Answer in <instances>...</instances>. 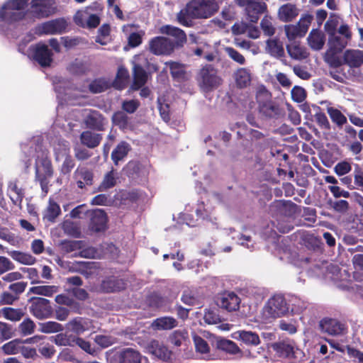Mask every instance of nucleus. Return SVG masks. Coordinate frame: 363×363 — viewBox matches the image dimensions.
Segmentation results:
<instances>
[{
  "instance_id": "33",
  "label": "nucleus",
  "mask_w": 363,
  "mask_h": 363,
  "mask_svg": "<svg viewBox=\"0 0 363 363\" xmlns=\"http://www.w3.org/2000/svg\"><path fill=\"white\" fill-rule=\"evenodd\" d=\"M279 19L283 22H289L298 15V9L291 4L282 5L278 11Z\"/></svg>"
},
{
  "instance_id": "26",
  "label": "nucleus",
  "mask_w": 363,
  "mask_h": 363,
  "mask_svg": "<svg viewBox=\"0 0 363 363\" xmlns=\"http://www.w3.org/2000/svg\"><path fill=\"white\" fill-rule=\"evenodd\" d=\"M79 138L83 145L93 149L99 145L103 139V135L91 130H84L81 133Z\"/></svg>"
},
{
  "instance_id": "25",
  "label": "nucleus",
  "mask_w": 363,
  "mask_h": 363,
  "mask_svg": "<svg viewBox=\"0 0 363 363\" xmlns=\"http://www.w3.org/2000/svg\"><path fill=\"white\" fill-rule=\"evenodd\" d=\"M233 78L236 86L239 89H244L250 85L252 74L249 69L240 67L234 72Z\"/></svg>"
},
{
  "instance_id": "57",
  "label": "nucleus",
  "mask_w": 363,
  "mask_h": 363,
  "mask_svg": "<svg viewBox=\"0 0 363 363\" xmlns=\"http://www.w3.org/2000/svg\"><path fill=\"white\" fill-rule=\"evenodd\" d=\"M19 330L21 335L26 336L31 335L34 333L35 325L34 322L29 318L25 319L20 325H19Z\"/></svg>"
},
{
  "instance_id": "39",
  "label": "nucleus",
  "mask_w": 363,
  "mask_h": 363,
  "mask_svg": "<svg viewBox=\"0 0 363 363\" xmlns=\"http://www.w3.org/2000/svg\"><path fill=\"white\" fill-rule=\"evenodd\" d=\"M268 52L273 57L281 58L284 56L283 43L277 39H269L267 41Z\"/></svg>"
},
{
  "instance_id": "19",
  "label": "nucleus",
  "mask_w": 363,
  "mask_h": 363,
  "mask_svg": "<svg viewBox=\"0 0 363 363\" xmlns=\"http://www.w3.org/2000/svg\"><path fill=\"white\" fill-rule=\"evenodd\" d=\"M65 157L64 162L60 167V173L63 175H68L75 166V162L69 155V149L62 147L55 152V160L59 161L60 158Z\"/></svg>"
},
{
  "instance_id": "50",
  "label": "nucleus",
  "mask_w": 363,
  "mask_h": 363,
  "mask_svg": "<svg viewBox=\"0 0 363 363\" xmlns=\"http://www.w3.org/2000/svg\"><path fill=\"white\" fill-rule=\"evenodd\" d=\"M116 184V178L114 177L113 171L111 170L108 172H107L101 183L98 187L99 191H106L111 188H113Z\"/></svg>"
},
{
  "instance_id": "10",
  "label": "nucleus",
  "mask_w": 363,
  "mask_h": 363,
  "mask_svg": "<svg viewBox=\"0 0 363 363\" xmlns=\"http://www.w3.org/2000/svg\"><path fill=\"white\" fill-rule=\"evenodd\" d=\"M54 0H32L30 9L32 15L37 18H47L55 13Z\"/></svg>"
},
{
  "instance_id": "61",
  "label": "nucleus",
  "mask_w": 363,
  "mask_h": 363,
  "mask_svg": "<svg viewBox=\"0 0 363 363\" xmlns=\"http://www.w3.org/2000/svg\"><path fill=\"white\" fill-rule=\"evenodd\" d=\"M291 94L292 100L297 103L303 102L306 97L305 89L299 86H294L291 89Z\"/></svg>"
},
{
  "instance_id": "27",
  "label": "nucleus",
  "mask_w": 363,
  "mask_h": 363,
  "mask_svg": "<svg viewBox=\"0 0 363 363\" xmlns=\"http://www.w3.org/2000/svg\"><path fill=\"white\" fill-rule=\"evenodd\" d=\"M234 337L250 347H256L261 342L258 334L252 331L238 330L235 333Z\"/></svg>"
},
{
  "instance_id": "6",
  "label": "nucleus",
  "mask_w": 363,
  "mask_h": 363,
  "mask_svg": "<svg viewBox=\"0 0 363 363\" xmlns=\"http://www.w3.org/2000/svg\"><path fill=\"white\" fill-rule=\"evenodd\" d=\"M27 5V0H9L0 10V18L9 23L20 21L25 16L20 11L24 10Z\"/></svg>"
},
{
  "instance_id": "43",
  "label": "nucleus",
  "mask_w": 363,
  "mask_h": 363,
  "mask_svg": "<svg viewBox=\"0 0 363 363\" xmlns=\"http://www.w3.org/2000/svg\"><path fill=\"white\" fill-rule=\"evenodd\" d=\"M59 290V287L55 285H41L33 286L30 291L34 294L51 297Z\"/></svg>"
},
{
  "instance_id": "20",
  "label": "nucleus",
  "mask_w": 363,
  "mask_h": 363,
  "mask_svg": "<svg viewBox=\"0 0 363 363\" xmlns=\"http://www.w3.org/2000/svg\"><path fill=\"white\" fill-rule=\"evenodd\" d=\"M271 347L279 357L291 358L294 357V345L289 340L274 342Z\"/></svg>"
},
{
  "instance_id": "63",
  "label": "nucleus",
  "mask_w": 363,
  "mask_h": 363,
  "mask_svg": "<svg viewBox=\"0 0 363 363\" xmlns=\"http://www.w3.org/2000/svg\"><path fill=\"white\" fill-rule=\"evenodd\" d=\"M352 170V165L347 161L338 162L334 167V172L338 176H345Z\"/></svg>"
},
{
  "instance_id": "51",
  "label": "nucleus",
  "mask_w": 363,
  "mask_h": 363,
  "mask_svg": "<svg viewBox=\"0 0 363 363\" xmlns=\"http://www.w3.org/2000/svg\"><path fill=\"white\" fill-rule=\"evenodd\" d=\"M2 312L6 319L12 321L20 320L24 315V313L21 308L6 307L2 309Z\"/></svg>"
},
{
  "instance_id": "48",
  "label": "nucleus",
  "mask_w": 363,
  "mask_h": 363,
  "mask_svg": "<svg viewBox=\"0 0 363 363\" xmlns=\"http://www.w3.org/2000/svg\"><path fill=\"white\" fill-rule=\"evenodd\" d=\"M349 42V40H345L344 38L336 34L333 37L328 38V47L329 48L342 52Z\"/></svg>"
},
{
  "instance_id": "7",
  "label": "nucleus",
  "mask_w": 363,
  "mask_h": 363,
  "mask_svg": "<svg viewBox=\"0 0 363 363\" xmlns=\"http://www.w3.org/2000/svg\"><path fill=\"white\" fill-rule=\"evenodd\" d=\"M29 311L37 319L43 320L52 316L53 309L50 301L42 297H31L28 300Z\"/></svg>"
},
{
  "instance_id": "22",
  "label": "nucleus",
  "mask_w": 363,
  "mask_h": 363,
  "mask_svg": "<svg viewBox=\"0 0 363 363\" xmlns=\"http://www.w3.org/2000/svg\"><path fill=\"white\" fill-rule=\"evenodd\" d=\"M91 321L90 319L77 316L71 319L67 324L66 327L68 330L77 335L83 334L90 328Z\"/></svg>"
},
{
  "instance_id": "31",
  "label": "nucleus",
  "mask_w": 363,
  "mask_h": 363,
  "mask_svg": "<svg viewBox=\"0 0 363 363\" xmlns=\"http://www.w3.org/2000/svg\"><path fill=\"white\" fill-rule=\"evenodd\" d=\"M55 301L59 305L70 308L72 313L82 314V307L81 304L67 295L64 294H58L55 296Z\"/></svg>"
},
{
  "instance_id": "44",
  "label": "nucleus",
  "mask_w": 363,
  "mask_h": 363,
  "mask_svg": "<svg viewBox=\"0 0 363 363\" xmlns=\"http://www.w3.org/2000/svg\"><path fill=\"white\" fill-rule=\"evenodd\" d=\"M111 87L109 82L104 78L94 79L89 85V90L92 94H99L105 91Z\"/></svg>"
},
{
  "instance_id": "45",
  "label": "nucleus",
  "mask_w": 363,
  "mask_h": 363,
  "mask_svg": "<svg viewBox=\"0 0 363 363\" xmlns=\"http://www.w3.org/2000/svg\"><path fill=\"white\" fill-rule=\"evenodd\" d=\"M166 65L169 66L173 79L180 80L185 78L186 71L182 64L177 62H167Z\"/></svg>"
},
{
  "instance_id": "12",
  "label": "nucleus",
  "mask_w": 363,
  "mask_h": 363,
  "mask_svg": "<svg viewBox=\"0 0 363 363\" xmlns=\"http://www.w3.org/2000/svg\"><path fill=\"white\" fill-rule=\"evenodd\" d=\"M146 350L148 353L155 356L164 362H171L173 352L172 350L157 340H152L147 345Z\"/></svg>"
},
{
  "instance_id": "8",
  "label": "nucleus",
  "mask_w": 363,
  "mask_h": 363,
  "mask_svg": "<svg viewBox=\"0 0 363 363\" xmlns=\"http://www.w3.org/2000/svg\"><path fill=\"white\" fill-rule=\"evenodd\" d=\"M289 306L285 297L281 294H275L271 297L265 307L264 311L267 315L272 318H277L286 315L289 313Z\"/></svg>"
},
{
  "instance_id": "32",
  "label": "nucleus",
  "mask_w": 363,
  "mask_h": 363,
  "mask_svg": "<svg viewBox=\"0 0 363 363\" xmlns=\"http://www.w3.org/2000/svg\"><path fill=\"white\" fill-rule=\"evenodd\" d=\"M178 325V321L172 316H163L157 318L152 323V326L155 330H169L176 328Z\"/></svg>"
},
{
  "instance_id": "47",
  "label": "nucleus",
  "mask_w": 363,
  "mask_h": 363,
  "mask_svg": "<svg viewBox=\"0 0 363 363\" xmlns=\"http://www.w3.org/2000/svg\"><path fill=\"white\" fill-rule=\"evenodd\" d=\"M147 302L150 307L155 308H162L167 303L166 298L155 292L147 296Z\"/></svg>"
},
{
  "instance_id": "54",
  "label": "nucleus",
  "mask_w": 363,
  "mask_h": 363,
  "mask_svg": "<svg viewBox=\"0 0 363 363\" xmlns=\"http://www.w3.org/2000/svg\"><path fill=\"white\" fill-rule=\"evenodd\" d=\"M61 249L66 253L79 250L82 247L81 240H62L60 243Z\"/></svg>"
},
{
  "instance_id": "4",
  "label": "nucleus",
  "mask_w": 363,
  "mask_h": 363,
  "mask_svg": "<svg viewBox=\"0 0 363 363\" xmlns=\"http://www.w3.org/2000/svg\"><path fill=\"white\" fill-rule=\"evenodd\" d=\"M259 114L265 118H279L284 116V111L279 104L272 100L267 91H259L256 95Z\"/></svg>"
},
{
  "instance_id": "55",
  "label": "nucleus",
  "mask_w": 363,
  "mask_h": 363,
  "mask_svg": "<svg viewBox=\"0 0 363 363\" xmlns=\"http://www.w3.org/2000/svg\"><path fill=\"white\" fill-rule=\"evenodd\" d=\"M63 329L62 325L55 321H48L41 325V330L45 333H58Z\"/></svg>"
},
{
  "instance_id": "56",
  "label": "nucleus",
  "mask_w": 363,
  "mask_h": 363,
  "mask_svg": "<svg viewBox=\"0 0 363 363\" xmlns=\"http://www.w3.org/2000/svg\"><path fill=\"white\" fill-rule=\"evenodd\" d=\"M354 177V189H360L363 188V169L358 164H354V169L353 172Z\"/></svg>"
},
{
  "instance_id": "1",
  "label": "nucleus",
  "mask_w": 363,
  "mask_h": 363,
  "mask_svg": "<svg viewBox=\"0 0 363 363\" xmlns=\"http://www.w3.org/2000/svg\"><path fill=\"white\" fill-rule=\"evenodd\" d=\"M161 31L169 37L157 36L150 40V51L154 55H169L186 42V33L179 28L167 25L162 27Z\"/></svg>"
},
{
  "instance_id": "3",
  "label": "nucleus",
  "mask_w": 363,
  "mask_h": 363,
  "mask_svg": "<svg viewBox=\"0 0 363 363\" xmlns=\"http://www.w3.org/2000/svg\"><path fill=\"white\" fill-rule=\"evenodd\" d=\"M54 175V168L48 150L38 152L35 161V180L39 182L45 196L49 190L50 179Z\"/></svg>"
},
{
  "instance_id": "38",
  "label": "nucleus",
  "mask_w": 363,
  "mask_h": 363,
  "mask_svg": "<svg viewBox=\"0 0 363 363\" xmlns=\"http://www.w3.org/2000/svg\"><path fill=\"white\" fill-rule=\"evenodd\" d=\"M129 150L130 146L126 142L122 141L118 143L111 153V159L114 164L118 165L119 161L127 156Z\"/></svg>"
},
{
  "instance_id": "62",
  "label": "nucleus",
  "mask_w": 363,
  "mask_h": 363,
  "mask_svg": "<svg viewBox=\"0 0 363 363\" xmlns=\"http://www.w3.org/2000/svg\"><path fill=\"white\" fill-rule=\"evenodd\" d=\"M73 340L74 337L63 333H59L54 337V342L59 346L73 347Z\"/></svg>"
},
{
  "instance_id": "11",
  "label": "nucleus",
  "mask_w": 363,
  "mask_h": 363,
  "mask_svg": "<svg viewBox=\"0 0 363 363\" xmlns=\"http://www.w3.org/2000/svg\"><path fill=\"white\" fill-rule=\"evenodd\" d=\"M33 59L42 67H48L53 61V52L47 45L38 43L33 48Z\"/></svg>"
},
{
  "instance_id": "21",
  "label": "nucleus",
  "mask_w": 363,
  "mask_h": 363,
  "mask_svg": "<svg viewBox=\"0 0 363 363\" xmlns=\"http://www.w3.org/2000/svg\"><path fill=\"white\" fill-rule=\"evenodd\" d=\"M343 64L350 68H359L363 65V50L348 49L343 54Z\"/></svg>"
},
{
  "instance_id": "9",
  "label": "nucleus",
  "mask_w": 363,
  "mask_h": 363,
  "mask_svg": "<svg viewBox=\"0 0 363 363\" xmlns=\"http://www.w3.org/2000/svg\"><path fill=\"white\" fill-rule=\"evenodd\" d=\"M241 299L233 291H224L218 295L216 304L228 312L237 311L240 308Z\"/></svg>"
},
{
  "instance_id": "17",
  "label": "nucleus",
  "mask_w": 363,
  "mask_h": 363,
  "mask_svg": "<svg viewBox=\"0 0 363 363\" xmlns=\"http://www.w3.org/2000/svg\"><path fill=\"white\" fill-rule=\"evenodd\" d=\"M73 178L79 189H84L86 186H91L94 182V173L86 167H78L74 171Z\"/></svg>"
},
{
  "instance_id": "23",
  "label": "nucleus",
  "mask_w": 363,
  "mask_h": 363,
  "mask_svg": "<svg viewBox=\"0 0 363 363\" xmlns=\"http://www.w3.org/2000/svg\"><path fill=\"white\" fill-rule=\"evenodd\" d=\"M133 81L131 89L134 91L139 90L147 82V73L145 69L139 64H134L133 68Z\"/></svg>"
},
{
  "instance_id": "2",
  "label": "nucleus",
  "mask_w": 363,
  "mask_h": 363,
  "mask_svg": "<svg viewBox=\"0 0 363 363\" xmlns=\"http://www.w3.org/2000/svg\"><path fill=\"white\" fill-rule=\"evenodd\" d=\"M219 5L216 0H191L184 10L177 14L180 24L191 26L192 19L208 18L218 12Z\"/></svg>"
},
{
  "instance_id": "35",
  "label": "nucleus",
  "mask_w": 363,
  "mask_h": 363,
  "mask_svg": "<svg viewBox=\"0 0 363 363\" xmlns=\"http://www.w3.org/2000/svg\"><path fill=\"white\" fill-rule=\"evenodd\" d=\"M130 80V74L128 70L121 66L118 67L115 79L113 82V86L118 90L124 89Z\"/></svg>"
},
{
  "instance_id": "53",
  "label": "nucleus",
  "mask_w": 363,
  "mask_h": 363,
  "mask_svg": "<svg viewBox=\"0 0 363 363\" xmlns=\"http://www.w3.org/2000/svg\"><path fill=\"white\" fill-rule=\"evenodd\" d=\"M187 337L188 333L186 330H177L169 335V340L173 345L180 347Z\"/></svg>"
},
{
  "instance_id": "37",
  "label": "nucleus",
  "mask_w": 363,
  "mask_h": 363,
  "mask_svg": "<svg viewBox=\"0 0 363 363\" xmlns=\"http://www.w3.org/2000/svg\"><path fill=\"white\" fill-rule=\"evenodd\" d=\"M289 56L294 60H302L309 56V53L305 47L301 46L296 43H291L286 46Z\"/></svg>"
},
{
  "instance_id": "34",
  "label": "nucleus",
  "mask_w": 363,
  "mask_h": 363,
  "mask_svg": "<svg viewBox=\"0 0 363 363\" xmlns=\"http://www.w3.org/2000/svg\"><path fill=\"white\" fill-rule=\"evenodd\" d=\"M250 140L254 143L255 147L258 151H262L267 149L269 146V140L260 131L255 129L250 130Z\"/></svg>"
},
{
  "instance_id": "60",
  "label": "nucleus",
  "mask_w": 363,
  "mask_h": 363,
  "mask_svg": "<svg viewBox=\"0 0 363 363\" xmlns=\"http://www.w3.org/2000/svg\"><path fill=\"white\" fill-rule=\"evenodd\" d=\"M318 109L320 110L319 107H318ZM314 117L316 123H318L320 128L327 130H330V125L329 121L324 113L319 111L318 112L315 113Z\"/></svg>"
},
{
  "instance_id": "59",
  "label": "nucleus",
  "mask_w": 363,
  "mask_h": 363,
  "mask_svg": "<svg viewBox=\"0 0 363 363\" xmlns=\"http://www.w3.org/2000/svg\"><path fill=\"white\" fill-rule=\"evenodd\" d=\"M194 342L196 351L201 354H207L210 352V347L206 340L199 335L194 337Z\"/></svg>"
},
{
  "instance_id": "13",
  "label": "nucleus",
  "mask_w": 363,
  "mask_h": 363,
  "mask_svg": "<svg viewBox=\"0 0 363 363\" xmlns=\"http://www.w3.org/2000/svg\"><path fill=\"white\" fill-rule=\"evenodd\" d=\"M86 127L95 131H103L107 123L102 113L96 110H91L84 119Z\"/></svg>"
},
{
  "instance_id": "18",
  "label": "nucleus",
  "mask_w": 363,
  "mask_h": 363,
  "mask_svg": "<svg viewBox=\"0 0 363 363\" xmlns=\"http://www.w3.org/2000/svg\"><path fill=\"white\" fill-rule=\"evenodd\" d=\"M67 27V21L60 18L43 23L41 26V32L47 35L62 34L66 30Z\"/></svg>"
},
{
  "instance_id": "24",
  "label": "nucleus",
  "mask_w": 363,
  "mask_h": 363,
  "mask_svg": "<svg viewBox=\"0 0 363 363\" xmlns=\"http://www.w3.org/2000/svg\"><path fill=\"white\" fill-rule=\"evenodd\" d=\"M216 348L222 352L232 355H242V350L233 340L219 338L216 342Z\"/></svg>"
},
{
  "instance_id": "29",
  "label": "nucleus",
  "mask_w": 363,
  "mask_h": 363,
  "mask_svg": "<svg viewBox=\"0 0 363 363\" xmlns=\"http://www.w3.org/2000/svg\"><path fill=\"white\" fill-rule=\"evenodd\" d=\"M267 5L264 2H254L246 6L245 10L248 19L252 23H257L259 16L264 13Z\"/></svg>"
},
{
  "instance_id": "46",
  "label": "nucleus",
  "mask_w": 363,
  "mask_h": 363,
  "mask_svg": "<svg viewBox=\"0 0 363 363\" xmlns=\"http://www.w3.org/2000/svg\"><path fill=\"white\" fill-rule=\"evenodd\" d=\"M10 256L16 261L23 264L30 265L35 262V258L30 254L13 250L9 252Z\"/></svg>"
},
{
  "instance_id": "14",
  "label": "nucleus",
  "mask_w": 363,
  "mask_h": 363,
  "mask_svg": "<svg viewBox=\"0 0 363 363\" xmlns=\"http://www.w3.org/2000/svg\"><path fill=\"white\" fill-rule=\"evenodd\" d=\"M319 327L322 332L330 335H342L347 330L345 325L340 321L328 318L322 319L320 321Z\"/></svg>"
},
{
  "instance_id": "16",
  "label": "nucleus",
  "mask_w": 363,
  "mask_h": 363,
  "mask_svg": "<svg viewBox=\"0 0 363 363\" xmlns=\"http://www.w3.org/2000/svg\"><path fill=\"white\" fill-rule=\"evenodd\" d=\"M107 221V215L104 210H94L91 213L89 229L95 233L103 232L106 229Z\"/></svg>"
},
{
  "instance_id": "42",
  "label": "nucleus",
  "mask_w": 363,
  "mask_h": 363,
  "mask_svg": "<svg viewBox=\"0 0 363 363\" xmlns=\"http://www.w3.org/2000/svg\"><path fill=\"white\" fill-rule=\"evenodd\" d=\"M9 196L13 203L16 206H21L24 198L23 189L18 187L16 183H13L9 185Z\"/></svg>"
},
{
  "instance_id": "30",
  "label": "nucleus",
  "mask_w": 363,
  "mask_h": 363,
  "mask_svg": "<svg viewBox=\"0 0 363 363\" xmlns=\"http://www.w3.org/2000/svg\"><path fill=\"white\" fill-rule=\"evenodd\" d=\"M307 40L312 50H320L325 45V36L321 30L313 29L309 33Z\"/></svg>"
},
{
  "instance_id": "58",
  "label": "nucleus",
  "mask_w": 363,
  "mask_h": 363,
  "mask_svg": "<svg viewBox=\"0 0 363 363\" xmlns=\"http://www.w3.org/2000/svg\"><path fill=\"white\" fill-rule=\"evenodd\" d=\"M22 343L20 339L11 340L2 346V350L6 354H16L18 353V345Z\"/></svg>"
},
{
  "instance_id": "49",
  "label": "nucleus",
  "mask_w": 363,
  "mask_h": 363,
  "mask_svg": "<svg viewBox=\"0 0 363 363\" xmlns=\"http://www.w3.org/2000/svg\"><path fill=\"white\" fill-rule=\"evenodd\" d=\"M328 113L329 114L332 121L337 126L341 127L347 123V118L342 112L333 107L328 108Z\"/></svg>"
},
{
  "instance_id": "28",
  "label": "nucleus",
  "mask_w": 363,
  "mask_h": 363,
  "mask_svg": "<svg viewBox=\"0 0 363 363\" xmlns=\"http://www.w3.org/2000/svg\"><path fill=\"white\" fill-rule=\"evenodd\" d=\"M119 363H141L140 353L133 348H124L118 352Z\"/></svg>"
},
{
  "instance_id": "36",
  "label": "nucleus",
  "mask_w": 363,
  "mask_h": 363,
  "mask_svg": "<svg viewBox=\"0 0 363 363\" xmlns=\"http://www.w3.org/2000/svg\"><path fill=\"white\" fill-rule=\"evenodd\" d=\"M272 207L275 208L281 214L291 216L296 213L297 206L291 201L279 200L273 203Z\"/></svg>"
},
{
  "instance_id": "40",
  "label": "nucleus",
  "mask_w": 363,
  "mask_h": 363,
  "mask_svg": "<svg viewBox=\"0 0 363 363\" xmlns=\"http://www.w3.org/2000/svg\"><path fill=\"white\" fill-rule=\"evenodd\" d=\"M60 213L61 209L60 206L53 200L50 199L48 206L43 214V220L54 223Z\"/></svg>"
},
{
  "instance_id": "52",
  "label": "nucleus",
  "mask_w": 363,
  "mask_h": 363,
  "mask_svg": "<svg viewBox=\"0 0 363 363\" xmlns=\"http://www.w3.org/2000/svg\"><path fill=\"white\" fill-rule=\"evenodd\" d=\"M113 123L120 129L124 130L128 125V117L123 111H116L112 116Z\"/></svg>"
},
{
  "instance_id": "64",
  "label": "nucleus",
  "mask_w": 363,
  "mask_h": 363,
  "mask_svg": "<svg viewBox=\"0 0 363 363\" xmlns=\"http://www.w3.org/2000/svg\"><path fill=\"white\" fill-rule=\"evenodd\" d=\"M68 69L72 74L76 75H82L86 72V67L84 63L77 60L69 65Z\"/></svg>"
},
{
  "instance_id": "41",
  "label": "nucleus",
  "mask_w": 363,
  "mask_h": 363,
  "mask_svg": "<svg viewBox=\"0 0 363 363\" xmlns=\"http://www.w3.org/2000/svg\"><path fill=\"white\" fill-rule=\"evenodd\" d=\"M340 52L341 51H337L328 48L324 55L325 62L331 67H340L343 64V60H342L338 55Z\"/></svg>"
},
{
  "instance_id": "15",
  "label": "nucleus",
  "mask_w": 363,
  "mask_h": 363,
  "mask_svg": "<svg viewBox=\"0 0 363 363\" xmlns=\"http://www.w3.org/2000/svg\"><path fill=\"white\" fill-rule=\"evenodd\" d=\"M127 283L125 279L115 276H109L101 281L100 288L104 293H115L125 289Z\"/></svg>"
},
{
  "instance_id": "5",
  "label": "nucleus",
  "mask_w": 363,
  "mask_h": 363,
  "mask_svg": "<svg viewBox=\"0 0 363 363\" xmlns=\"http://www.w3.org/2000/svg\"><path fill=\"white\" fill-rule=\"evenodd\" d=\"M197 82L201 90L208 93L217 89L223 79L218 74V70L212 65L207 64L199 70Z\"/></svg>"
}]
</instances>
